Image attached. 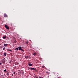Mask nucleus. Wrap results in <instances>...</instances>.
Wrapping results in <instances>:
<instances>
[{
    "mask_svg": "<svg viewBox=\"0 0 78 78\" xmlns=\"http://www.w3.org/2000/svg\"><path fill=\"white\" fill-rule=\"evenodd\" d=\"M15 50H16V51H17V50H19V48H15Z\"/></svg>",
    "mask_w": 78,
    "mask_h": 78,
    "instance_id": "9",
    "label": "nucleus"
},
{
    "mask_svg": "<svg viewBox=\"0 0 78 78\" xmlns=\"http://www.w3.org/2000/svg\"><path fill=\"white\" fill-rule=\"evenodd\" d=\"M19 50H21V49H22V47H18Z\"/></svg>",
    "mask_w": 78,
    "mask_h": 78,
    "instance_id": "4",
    "label": "nucleus"
},
{
    "mask_svg": "<svg viewBox=\"0 0 78 78\" xmlns=\"http://www.w3.org/2000/svg\"><path fill=\"white\" fill-rule=\"evenodd\" d=\"M29 69H30L31 70H36V68H31L30 67L29 68Z\"/></svg>",
    "mask_w": 78,
    "mask_h": 78,
    "instance_id": "2",
    "label": "nucleus"
},
{
    "mask_svg": "<svg viewBox=\"0 0 78 78\" xmlns=\"http://www.w3.org/2000/svg\"><path fill=\"white\" fill-rule=\"evenodd\" d=\"M5 48L4 47V48H3V50H5Z\"/></svg>",
    "mask_w": 78,
    "mask_h": 78,
    "instance_id": "19",
    "label": "nucleus"
},
{
    "mask_svg": "<svg viewBox=\"0 0 78 78\" xmlns=\"http://www.w3.org/2000/svg\"><path fill=\"white\" fill-rule=\"evenodd\" d=\"M35 70L36 72H37V69H36V70Z\"/></svg>",
    "mask_w": 78,
    "mask_h": 78,
    "instance_id": "20",
    "label": "nucleus"
},
{
    "mask_svg": "<svg viewBox=\"0 0 78 78\" xmlns=\"http://www.w3.org/2000/svg\"><path fill=\"white\" fill-rule=\"evenodd\" d=\"M26 44H28V43H29V42H28V41H27L26 42Z\"/></svg>",
    "mask_w": 78,
    "mask_h": 78,
    "instance_id": "16",
    "label": "nucleus"
},
{
    "mask_svg": "<svg viewBox=\"0 0 78 78\" xmlns=\"http://www.w3.org/2000/svg\"><path fill=\"white\" fill-rule=\"evenodd\" d=\"M7 75H9V73H7Z\"/></svg>",
    "mask_w": 78,
    "mask_h": 78,
    "instance_id": "28",
    "label": "nucleus"
},
{
    "mask_svg": "<svg viewBox=\"0 0 78 78\" xmlns=\"http://www.w3.org/2000/svg\"><path fill=\"white\" fill-rule=\"evenodd\" d=\"M37 54L36 53H34L33 54V55H34V56H36V55Z\"/></svg>",
    "mask_w": 78,
    "mask_h": 78,
    "instance_id": "11",
    "label": "nucleus"
},
{
    "mask_svg": "<svg viewBox=\"0 0 78 78\" xmlns=\"http://www.w3.org/2000/svg\"><path fill=\"white\" fill-rule=\"evenodd\" d=\"M4 47H7L8 46V44H4Z\"/></svg>",
    "mask_w": 78,
    "mask_h": 78,
    "instance_id": "7",
    "label": "nucleus"
},
{
    "mask_svg": "<svg viewBox=\"0 0 78 78\" xmlns=\"http://www.w3.org/2000/svg\"><path fill=\"white\" fill-rule=\"evenodd\" d=\"M0 48H2V46H0Z\"/></svg>",
    "mask_w": 78,
    "mask_h": 78,
    "instance_id": "25",
    "label": "nucleus"
},
{
    "mask_svg": "<svg viewBox=\"0 0 78 78\" xmlns=\"http://www.w3.org/2000/svg\"><path fill=\"white\" fill-rule=\"evenodd\" d=\"M21 51H24V50L22 49H21Z\"/></svg>",
    "mask_w": 78,
    "mask_h": 78,
    "instance_id": "17",
    "label": "nucleus"
},
{
    "mask_svg": "<svg viewBox=\"0 0 78 78\" xmlns=\"http://www.w3.org/2000/svg\"><path fill=\"white\" fill-rule=\"evenodd\" d=\"M15 65H19V62H16L15 63Z\"/></svg>",
    "mask_w": 78,
    "mask_h": 78,
    "instance_id": "3",
    "label": "nucleus"
},
{
    "mask_svg": "<svg viewBox=\"0 0 78 78\" xmlns=\"http://www.w3.org/2000/svg\"><path fill=\"white\" fill-rule=\"evenodd\" d=\"M13 39H15L16 38H15V37H13Z\"/></svg>",
    "mask_w": 78,
    "mask_h": 78,
    "instance_id": "22",
    "label": "nucleus"
},
{
    "mask_svg": "<svg viewBox=\"0 0 78 78\" xmlns=\"http://www.w3.org/2000/svg\"><path fill=\"white\" fill-rule=\"evenodd\" d=\"M4 17H8V16L6 15V14H4Z\"/></svg>",
    "mask_w": 78,
    "mask_h": 78,
    "instance_id": "5",
    "label": "nucleus"
},
{
    "mask_svg": "<svg viewBox=\"0 0 78 78\" xmlns=\"http://www.w3.org/2000/svg\"><path fill=\"white\" fill-rule=\"evenodd\" d=\"M29 66H33V65L31 63H29Z\"/></svg>",
    "mask_w": 78,
    "mask_h": 78,
    "instance_id": "6",
    "label": "nucleus"
},
{
    "mask_svg": "<svg viewBox=\"0 0 78 78\" xmlns=\"http://www.w3.org/2000/svg\"><path fill=\"white\" fill-rule=\"evenodd\" d=\"M44 66H42V68H43V69H44Z\"/></svg>",
    "mask_w": 78,
    "mask_h": 78,
    "instance_id": "18",
    "label": "nucleus"
},
{
    "mask_svg": "<svg viewBox=\"0 0 78 78\" xmlns=\"http://www.w3.org/2000/svg\"><path fill=\"white\" fill-rule=\"evenodd\" d=\"M4 55L5 56H6V53H4Z\"/></svg>",
    "mask_w": 78,
    "mask_h": 78,
    "instance_id": "12",
    "label": "nucleus"
},
{
    "mask_svg": "<svg viewBox=\"0 0 78 78\" xmlns=\"http://www.w3.org/2000/svg\"><path fill=\"white\" fill-rule=\"evenodd\" d=\"M4 72H7L6 69H5L4 70Z\"/></svg>",
    "mask_w": 78,
    "mask_h": 78,
    "instance_id": "21",
    "label": "nucleus"
},
{
    "mask_svg": "<svg viewBox=\"0 0 78 78\" xmlns=\"http://www.w3.org/2000/svg\"><path fill=\"white\" fill-rule=\"evenodd\" d=\"M3 39H6V37L4 36L3 37Z\"/></svg>",
    "mask_w": 78,
    "mask_h": 78,
    "instance_id": "10",
    "label": "nucleus"
},
{
    "mask_svg": "<svg viewBox=\"0 0 78 78\" xmlns=\"http://www.w3.org/2000/svg\"><path fill=\"white\" fill-rule=\"evenodd\" d=\"M16 42H17V41H16V40H15V41H14V43H16Z\"/></svg>",
    "mask_w": 78,
    "mask_h": 78,
    "instance_id": "15",
    "label": "nucleus"
},
{
    "mask_svg": "<svg viewBox=\"0 0 78 78\" xmlns=\"http://www.w3.org/2000/svg\"><path fill=\"white\" fill-rule=\"evenodd\" d=\"M39 78H42V77H40Z\"/></svg>",
    "mask_w": 78,
    "mask_h": 78,
    "instance_id": "26",
    "label": "nucleus"
},
{
    "mask_svg": "<svg viewBox=\"0 0 78 78\" xmlns=\"http://www.w3.org/2000/svg\"><path fill=\"white\" fill-rule=\"evenodd\" d=\"M5 27L7 29V30H9V27H8L7 25H5Z\"/></svg>",
    "mask_w": 78,
    "mask_h": 78,
    "instance_id": "1",
    "label": "nucleus"
},
{
    "mask_svg": "<svg viewBox=\"0 0 78 78\" xmlns=\"http://www.w3.org/2000/svg\"><path fill=\"white\" fill-rule=\"evenodd\" d=\"M2 63H0V65H2Z\"/></svg>",
    "mask_w": 78,
    "mask_h": 78,
    "instance_id": "23",
    "label": "nucleus"
},
{
    "mask_svg": "<svg viewBox=\"0 0 78 78\" xmlns=\"http://www.w3.org/2000/svg\"><path fill=\"white\" fill-rule=\"evenodd\" d=\"M14 74H15V72L13 73Z\"/></svg>",
    "mask_w": 78,
    "mask_h": 78,
    "instance_id": "27",
    "label": "nucleus"
},
{
    "mask_svg": "<svg viewBox=\"0 0 78 78\" xmlns=\"http://www.w3.org/2000/svg\"><path fill=\"white\" fill-rule=\"evenodd\" d=\"M36 78H38V77H36Z\"/></svg>",
    "mask_w": 78,
    "mask_h": 78,
    "instance_id": "30",
    "label": "nucleus"
},
{
    "mask_svg": "<svg viewBox=\"0 0 78 78\" xmlns=\"http://www.w3.org/2000/svg\"><path fill=\"white\" fill-rule=\"evenodd\" d=\"M29 58V57L27 56H25V58H26V59H27V58Z\"/></svg>",
    "mask_w": 78,
    "mask_h": 78,
    "instance_id": "13",
    "label": "nucleus"
},
{
    "mask_svg": "<svg viewBox=\"0 0 78 78\" xmlns=\"http://www.w3.org/2000/svg\"><path fill=\"white\" fill-rule=\"evenodd\" d=\"M2 62L4 64H5V61L4 60H3V61H2Z\"/></svg>",
    "mask_w": 78,
    "mask_h": 78,
    "instance_id": "8",
    "label": "nucleus"
},
{
    "mask_svg": "<svg viewBox=\"0 0 78 78\" xmlns=\"http://www.w3.org/2000/svg\"><path fill=\"white\" fill-rule=\"evenodd\" d=\"M7 50L8 51H11V52H12V50H11L8 49Z\"/></svg>",
    "mask_w": 78,
    "mask_h": 78,
    "instance_id": "14",
    "label": "nucleus"
},
{
    "mask_svg": "<svg viewBox=\"0 0 78 78\" xmlns=\"http://www.w3.org/2000/svg\"><path fill=\"white\" fill-rule=\"evenodd\" d=\"M46 73H48V72H46Z\"/></svg>",
    "mask_w": 78,
    "mask_h": 78,
    "instance_id": "24",
    "label": "nucleus"
},
{
    "mask_svg": "<svg viewBox=\"0 0 78 78\" xmlns=\"http://www.w3.org/2000/svg\"><path fill=\"white\" fill-rule=\"evenodd\" d=\"M12 76H13V74H12Z\"/></svg>",
    "mask_w": 78,
    "mask_h": 78,
    "instance_id": "29",
    "label": "nucleus"
}]
</instances>
